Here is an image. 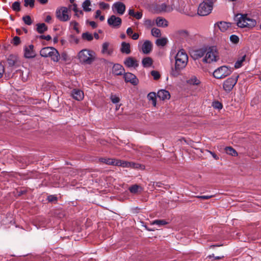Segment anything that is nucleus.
Here are the masks:
<instances>
[{"mask_svg": "<svg viewBox=\"0 0 261 261\" xmlns=\"http://www.w3.org/2000/svg\"><path fill=\"white\" fill-rule=\"evenodd\" d=\"M175 59V66L172 68L171 75L176 77L187 66L188 62V57L186 51L184 49H181L176 54Z\"/></svg>", "mask_w": 261, "mask_h": 261, "instance_id": "obj_1", "label": "nucleus"}, {"mask_svg": "<svg viewBox=\"0 0 261 261\" xmlns=\"http://www.w3.org/2000/svg\"><path fill=\"white\" fill-rule=\"evenodd\" d=\"M235 19L237 25L240 28H253L256 24V20L246 14H238Z\"/></svg>", "mask_w": 261, "mask_h": 261, "instance_id": "obj_2", "label": "nucleus"}, {"mask_svg": "<svg viewBox=\"0 0 261 261\" xmlns=\"http://www.w3.org/2000/svg\"><path fill=\"white\" fill-rule=\"evenodd\" d=\"M78 58L81 63L91 64L95 59V53L91 50L84 49L79 53Z\"/></svg>", "mask_w": 261, "mask_h": 261, "instance_id": "obj_3", "label": "nucleus"}, {"mask_svg": "<svg viewBox=\"0 0 261 261\" xmlns=\"http://www.w3.org/2000/svg\"><path fill=\"white\" fill-rule=\"evenodd\" d=\"M218 59V53L215 46H211L205 48V56L202 59L203 62L211 63L213 62L217 61Z\"/></svg>", "mask_w": 261, "mask_h": 261, "instance_id": "obj_4", "label": "nucleus"}, {"mask_svg": "<svg viewBox=\"0 0 261 261\" xmlns=\"http://www.w3.org/2000/svg\"><path fill=\"white\" fill-rule=\"evenodd\" d=\"M40 54L43 57H50L51 60L56 62H57L60 59V55L58 51L52 47L43 48L40 50Z\"/></svg>", "mask_w": 261, "mask_h": 261, "instance_id": "obj_5", "label": "nucleus"}, {"mask_svg": "<svg viewBox=\"0 0 261 261\" xmlns=\"http://www.w3.org/2000/svg\"><path fill=\"white\" fill-rule=\"evenodd\" d=\"M213 9V3L211 0H205L201 3L198 8V14L200 16L209 14Z\"/></svg>", "mask_w": 261, "mask_h": 261, "instance_id": "obj_6", "label": "nucleus"}, {"mask_svg": "<svg viewBox=\"0 0 261 261\" xmlns=\"http://www.w3.org/2000/svg\"><path fill=\"white\" fill-rule=\"evenodd\" d=\"M232 70L230 67L222 66L216 69L213 72L214 76L218 79L224 78L229 75Z\"/></svg>", "mask_w": 261, "mask_h": 261, "instance_id": "obj_7", "label": "nucleus"}, {"mask_svg": "<svg viewBox=\"0 0 261 261\" xmlns=\"http://www.w3.org/2000/svg\"><path fill=\"white\" fill-rule=\"evenodd\" d=\"M56 16L58 19L63 22L67 21L70 18L69 15V10L66 7H61L57 9Z\"/></svg>", "mask_w": 261, "mask_h": 261, "instance_id": "obj_8", "label": "nucleus"}, {"mask_svg": "<svg viewBox=\"0 0 261 261\" xmlns=\"http://www.w3.org/2000/svg\"><path fill=\"white\" fill-rule=\"evenodd\" d=\"M238 77H229L225 80L223 84L224 90L227 92L231 91L234 85L236 84L238 81Z\"/></svg>", "mask_w": 261, "mask_h": 261, "instance_id": "obj_9", "label": "nucleus"}, {"mask_svg": "<svg viewBox=\"0 0 261 261\" xmlns=\"http://www.w3.org/2000/svg\"><path fill=\"white\" fill-rule=\"evenodd\" d=\"M107 22L111 27L118 29L121 26L122 20L120 17L113 15L108 19Z\"/></svg>", "mask_w": 261, "mask_h": 261, "instance_id": "obj_10", "label": "nucleus"}, {"mask_svg": "<svg viewBox=\"0 0 261 261\" xmlns=\"http://www.w3.org/2000/svg\"><path fill=\"white\" fill-rule=\"evenodd\" d=\"M112 8L114 12H116L120 15H123L125 11V5L120 2L114 3Z\"/></svg>", "mask_w": 261, "mask_h": 261, "instance_id": "obj_11", "label": "nucleus"}, {"mask_svg": "<svg viewBox=\"0 0 261 261\" xmlns=\"http://www.w3.org/2000/svg\"><path fill=\"white\" fill-rule=\"evenodd\" d=\"M34 45L31 44L28 46L24 47V57L27 59L33 58L36 56V53L34 50Z\"/></svg>", "mask_w": 261, "mask_h": 261, "instance_id": "obj_12", "label": "nucleus"}, {"mask_svg": "<svg viewBox=\"0 0 261 261\" xmlns=\"http://www.w3.org/2000/svg\"><path fill=\"white\" fill-rule=\"evenodd\" d=\"M123 77L126 82H129L133 85H137L139 83V80L136 76L132 73L127 72L125 73Z\"/></svg>", "mask_w": 261, "mask_h": 261, "instance_id": "obj_13", "label": "nucleus"}, {"mask_svg": "<svg viewBox=\"0 0 261 261\" xmlns=\"http://www.w3.org/2000/svg\"><path fill=\"white\" fill-rule=\"evenodd\" d=\"M124 64L129 68L133 67L135 68L139 66L137 60L131 57L126 58L124 61Z\"/></svg>", "mask_w": 261, "mask_h": 261, "instance_id": "obj_14", "label": "nucleus"}, {"mask_svg": "<svg viewBox=\"0 0 261 261\" xmlns=\"http://www.w3.org/2000/svg\"><path fill=\"white\" fill-rule=\"evenodd\" d=\"M71 96L75 100L80 101L84 98V94L83 91L74 89L71 91Z\"/></svg>", "mask_w": 261, "mask_h": 261, "instance_id": "obj_15", "label": "nucleus"}, {"mask_svg": "<svg viewBox=\"0 0 261 261\" xmlns=\"http://www.w3.org/2000/svg\"><path fill=\"white\" fill-rule=\"evenodd\" d=\"M152 48V44L151 41L146 40L142 46V51L144 54H148L151 51Z\"/></svg>", "mask_w": 261, "mask_h": 261, "instance_id": "obj_16", "label": "nucleus"}, {"mask_svg": "<svg viewBox=\"0 0 261 261\" xmlns=\"http://www.w3.org/2000/svg\"><path fill=\"white\" fill-rule=\"evenodd\" d=\"M110 43L108 42H105L102 44L101 53L103 54H106L109 56L111 55L113 52V49L109 47Z\"/></svg>", "mask_w": 261, "mask_h": 261, "instance_id": "obj_17", "label": "nucleus"}, {"mask_svg": "<svg viewBox=\"0 0 261 261\" xmlns=\"http://www.w3.org/2000/svg\"><path fill=\"white\" fill-rule=\"evenodd\" d=\"M124 71V68L119 64H114L112 68L113 73L117 75H122Z\"/></svg>", "mask_w": 261, "mask_h": 261, "instance_id": "obj_18", "label": "nucleus"}, {"mask_svg": "<svg viewBox=\"0 0 261 261\" xmlns=\"http://www.w3.org/2000/svg\"><path fill=\"white\" fill-rule=\"evenodd\" d=\"M157 95L158 97L163 100L168 99L170 97L169 92L166 90H160L158 92Z\"/></svg>", "mask_w": 261, "mask_h": 261, "instance_id": "obj_19", "label": "nucleus"}, {"mask_svg": "<svg viewBox=\"0 0 261 261\" xmlns=\"http://www.w3.org/2000/svg\"><path fill=\"white\" fill-rule=\"evenodd\" d=\"M156 25L159 27L165 28L168 25V21L161 17H158L155 21Z\"/></svg>", "mask_w": 261, "mask_h": 261, "instance_id": "obj_20", "label": "nucleus"}, {"mask_svg": "<svg viewBox=\"0 0 261 261\" xmlns=\"http://www.w3.org/2000/svg\"><path fill=\"white\" fill-rule=\"evenodd\" d=\"M231 24L224 21H221L215 24V27L217 26L221 32H225L229 27H230Z\"/></svg>", "mask_w": 261, "mask_h": 261, "instance_id": "obj_21", "label": "nucleus"}, {"mask_svg": "<svg viewBox=\"0 0 261 261\" xmlns=\"http://www.w3.org/2000/svg\"><path fill=\"white\" fill-rule=\"evenodd\" d=\"M120 51L123 54L128 55L130 53V46L129 43L122 42L121 45Z\"/></svg>", "mask_w": 261, "mask_h": 261, "instance_id": "obj_22", "label": "nucleus"}, {"mask_svg": "<svg viewBox=\"0 0 261 261\" xmlns=\"http://www.w3.org/2000/svg\"><path fill=\"white\" fill-rule=\"evenodd\" d=\"M174 7L167 6L165 3L161 4L159 7V10L160 12H169L173 10Z\"/></svg>", "mask_w": 261, "mask_h": 261, "instance_id": "obj_23", "label": "nucleus"}, {"mask_svg": "<svg viewBox=\"0 0 261 261\" xmlns=\"http://www.w3.org/2000/svg\"><path fill=\"white\" fill-rule=\"evenodd\" d=\"M99 161L100 162L105 163L107 165L115 166L116 160L115 159L101 158L99 159Z\"/></svg>", "mask_w": 261, "mask_h": 261, "instance_id": "obj_24", "label": "nucleus"}, {"mask_svg": "<svg viewBox=\"0 0 261 261\" xmlns=\"http://www.w3.org/2000/svg\"><path fill=\"white\" fill-rule=\"evenodd\" d=\"M128 15L136 18L137 19H140L143 16V14L141 12H135L132 9H129L128 11Z\"/></svg>", "mask_w": 261, "mask_h": 261, "instance_id": "obj_25", "label": "nucleus"}, {"mask_svg": "<svg viewBox=\"0 0 261 261\" xmlns=\"http://www.w3.org/2000/svg\"><path fill=\"white\" fill-rule=\"evenodd\" d=\"M142 190V188L141 186L138 185H134L129 188V191L132 194H137L141 192Z\"/></svg>", "mask_w": 261, "mask_h": 261, "instance_id": "obj_26", "label": "nucleus"}, {"mask_svg": "<svg viewBox=\"0 0 261 261\" xmlns=\"http://www.w3.org/2000/svg\"><path fill=\"white\" fill-rule=\"evenodd\" d=\"M142 63L144 67L148 68L152 65V60L150 57H146L143 59Z\"/></svg>", "mask_w": 261, "mask_h": 261, "instance_id": "obj_27", "label": "nucleus"}, {"mask_svg": "<svg viewBox=\"0 0 261 261\" xmlns=\"http://www.w3.org/2000/svg\"><path fill=\"white\" fill-rule=\"evenodd\" d=\"M115 166H120L123 168H129L130 167V162L121 160H116Z\"/></svg>", "mask_w": 261, "mask_h": 261, "instance_id": "obj_28", "label": "nucleus"}, {"mask_svg": "<svg viewBox=\"0 0 261 261\" xmlns=\"http://www.w3.org/2000/svg\"><path fill=\"white\" fill-rule=\"evenodd\" d=\"M188 84L191 85H198L200 83V81L195 76H192L187 81Z\"/></svg>", "mask_w": 261, "mask_h": 261, "instance_id": "obj_29", "label": "nucleus"}, {"mask_svg": "<svg viewBox=\"0 0 261 261\" xmlns=\"http://www.w3.org/2000/svg\"><path fill=\"white\" fill-rule=\"evenodd\" d=\"M91 6V1L90 0H86L82 4V8L83 10L85 12H90L91 11V8L90 7Z\"/></svg>", "mask_w": 261, "mask_h": 261, "instance_id": "obj_30", "label": "nucleus"}, {"mask_svg": "<svg viewBox=\"0 0 261 261\" xmlns=\"http://www.w3.org/2000/svg\"><path fill=\"white\" fill-rule=\"evenodd\" d=\"M47 28L45 23H38L37 24V31L39 33H40V34L43 33L44 32L47 31Z\"/></svg>", "mask_w": 261, "mask_h": 261, "instance_id": "obj_31", "label": "nucleus"}, {"mask_svg": "<svg viewBox=\"0 0 261 261\" xmlns=\"http://www.w3.org/2000/svg\"><path fill=\"white\" fill-rule=\"evenodd\" d=\"M246 55H244L239 58L234 64L236 68H239L242 66L243 62L245 60Z\"/></svg>", "mask_w": 261, "mask_h": 261, "instance_id": "obj_32", "label": "nucleus"}, {"mask_svg": "<svg viewBox=\"0 0 261 261\" xmlns=\"http://www.w3.org/2000/svg\"><path fill=\"white\" fill-rule=\"evenodd\" d=\"M225 151L227 154L231 155L233 156L238 155V153L235 149L231 147H226L225 148Z\"/></svg>", "mask_w": 261, "mask_h": 261, "instance_id": "obj_33", "label": "nucleus"}, {"mask_svg": "<svg viewBox=\"0 0 261 261\" xmlns=\"http://www.w3.org/2000/svg\"><path fill=\"white\" fill-rule=\"evenodd\" d=\"M179 36L182 38L188 40L190 39V35L189 32L186 30H180L178 31Z\"/></svg>", "mask_w": 261, "mask_h": 261, "instance_id": "obj_34", "label": "nucleus"}, {"mask_svg": "<svg viewBox=\"0 0 261 261\" xmlns=\"http://www.w3.org/2000/svg\"><path fill=\"white\" fill-rule=\"evenodd\" d=\"M167 42V39L166 38H161L156 40L155 44L159 46H164L166 44Z\"/></svg>", "mask_w": 261, "mask_h": 261, "instance_id": "obj_35", "label": "nucleus"}, {"mask_svg": "<svg viewBox=\"0 0 261 261\" xmlns=\"http://www.w3.org/2000/svg\"><path fill=\"white\" fill-rule=\"evenodd\" d=\"M82 37L83 39L90 41L93 40V36L89 32H85L82 34Z\"/></svg>", "mask_w": 261, "mask_h": 261, "instance_id": "obj_36", "label": "nucleus"}, {"mask_svg": "<svg viewBox=\"0 0 261 261\" xmlns=\"http://www.w3.org/2000/svg\"><path fill=\"white\" fill-rule=\"evenodd\" d=\"M147 98L149 100H152V103L154 106L156 105V94L154 92H150L148 95Z\"/></svg>", "mask_w": 261, "mask_h": 261, "instance_id": "obj_37", "label": "nucleus"}, {"mask_svg": "<svg viewBox=\"0 0 261 261\" xmlns=\"http://www.w3.org/2000/svg\"><path fill=\"white\" fill-rule=\"evenodd\" d=\"M154 20L151 19H145L144 20V24L146 28L149 29L154 25Z\"/></svg>", "mask_w": 261, "mask_h": 261, "instance_id": "obj_38", "label": "nucleus"}, {"mask_svg": "<svg viewBox=\"0 0 261 261\" xmlns=\"http://www.w3.org/2000/svg\"><path fill=\"white\" fill-rule=\"evenodd\" d=\"M151 35L155 37H160L161 36V33L160 29L153 28L151 31Z\"/></svg>", "mask_w": 261, "mask_h": 261, "instance_id": "obj_39", "label": "nucleus"}, {"mask_svg": "<svg viewBox=\"0 0 261 261\" xmlns=\"http://www.w3.org/2000/svg\"><path fill=\"white\" fill-rule=\"evenodd\" d=\"M205 53V48L199 49L195 51V56H196L197 58H201Z\"/></svg>", "mask_w": 261, "mask_h": 261, "instance_id": "obj_40", "label": "nucleus"}, {"mask_svg": "<svg viewBox=\"0 0 261 261\" xmlns=\"http://www.w3.org/2000/svg\"><path fill=\"white\" fill-rule=\"evenodd\" d=\"M168 223L164 220H156L152 222V225H157L159 226L167 224Z\"/></svg>", "mask_w": 261, "mask_h": 261, "instance_id": "obj_41", "label": "nucleus"}, {"mask_svg": "<svg viewBox=\"0 0 261 261\" xmlns=\"http://www.w3.org/2000/svg\"><path fill=\"white\" fill-rule=\"evenodd\" d=\"M12 9L16 12H18L20 10V5L19 2H15L12 5Z\"/></svg>", "mask_w": 261, "mask_h": 261, "instance_id": "obj_42", "label": "nucleus"}, {"mask_svg": "<svg viewBox=\"0 0 261 261\" xmlns=\"http://www.w3.org/2000/svg\"><path fill=\"white\" fill-rule=\"evenodd\" d=\"M22 20L25 24L30 25L32 24L33 21L31 17L29 15H26L22 17Z\"/></svg>", "mask_w": 261, "mask_h": 261, "instance_id": "obj_43", "label": "nucleus"}, {"mask_svg": "<svg viewBox=\"0 0 261 261\" xmlns=\"http://www.w3.org/2000/svg\"><path fill=\"white\" fill-rule=\"evenodd\" d=\"M212 106L214 109H217L219 110L222 109L223 108L222 104L218 101H214L212 103Z\"/></svg>", "mask_w": 261, "mask_h": 261, "instance_id": "obj_44", "label": "nucleus"}, {"mask_svg": "<svg viewBox=\"0 0 261 261\" xmlns=\"http://www.w3.org/2000/svg\"><path fill=\"white\" fill-rule=\"evenodd\" d=\"M24 2L25 7L30 6V7L33 8L34 6L35 0H24Z\"/></svg>", "mask_w": 261, "mask_h": 261, "instance_id": "obj_45", "label": "nucleus"}, {"mask_svg": "<svg viewBox=\"0 0 261 261\" xmlns=\"http://www.w3.org/2000/svg\"><path fill=\"white\" fill-rule=\"evenodd\" d=\"M70 25L71 27H73V29L77 32H79V30L77 27L79 24L78 23L75 21H71L70 22Z\"/></svg>", "mask_w": 261, "mask_h": 261, "instance_id": "obj_46", "label": "nucleus"}, {"mask_svg": "<svg viewBox=\"0 0 261 261\" xmlns=\"http://www.w3.org/2000/svg\"><path fill=\"white\" fill-rule=\"evenodd\" d=\"M230 40L232 43L236 44L239 42V38L238 36L236 35H232L230 37Z\"/></svg>", "mask_w": 261, "mask_h": 261, "instance_id": "obj_47", "label": "nucleus"}, {"mask_svg": "<svg viewBox=\"0 0 261 261\" xmlns=\"http://www.w3.org/2000/svg\"><path fill=\"white\" fill-rule=\"evenodd\" d=\"M14 45L17 46L20 43V39L18 36H15L11 42Z\"/></svg>", "mask_w": 261, "mask_h": 261, "instance_id": "obj_48", "label": "nucleus"}, {"mask_svg": "<svg viewBox=\"0 0 261 261\" xmlns=\"http://www.w3.org/2000/svg\"><path fill=\"white\" fill-rule=\"evenodd\" d=\"M151 75L153 77L154 80H157L160 77V74L159 72L155 70H153L151 72Z\"/></svg>", "mask_w": 261, "mask_h": 261, "instance_id": "obj_49", "label": "nucleus"}, {"mask_svg": "<svg viewBox=\"0 0 261 261\" xmlns=\"http://www.w3.org/2000/svg\"><path fill=\"white\" fill-rule=\"evenodd\" d=\"M68 9L69 11L71 10H73L74 13L78 10L77 5L75 3L68 6Z\"/></svg>", "mask_w": 261, "mask_h": 261, "instance_id": "obj_50", "label": "nucleus"}, {"mask_svg": "<svg viewBox=\"0 0 261 261\" xmlns=\"http://www.w3.org/2000/svg\"><path fill=\"white\" fill-rule=\"evenodd\" d=\"M111 100L114 103H117L119 102V98L115 95H112L111 96Z\"/></svg>", "mask_w": 261, "mask_h": 261, "instance_id": "obj_51", "label": "nucleus"}, {"mask_svg": "<svg viewBox=\"0 0 261 261\" xmlns=\"http://www.w3.org/2000/svg\"><path fill=\"white\" fill-rule=\"evenodd\" d=\"M141 165L134 162H130V167L129 168L137 169L141 167Z\"/></svg>", "mask_w": 261, "mask_h": 261, "instance_id": "obj_52", "label": "nucleus"}, {"mask_svg": "<svg viewBox=\"0 0 261 261\" xmlns=\"http://www.w3.org/2000/svg\"><path fill=\"white\" fill-rule=\"evenodd\" d=\"M141 165L134 162H130V167L129 168L137 169L141 167Z\"/></svg>", "mask_w": 261, "mask_h": 261, "instance_id": "obj_53", "label": "nucleus"}, {"mask_svg": "<svg viewBox=\"0 0 261 261\" xmlns=\"http://www.w3.org/2000/svg\"><path fill=\"white\" fill-rule=\"evenodd\" d=\"M74 15L78 18H80L84 15V12L82 10L78 9L75 13Z\"/></svg>", "mask_w": 261, "mask_h": 261, "instance_id": "obj_54", "label": "nucleus"}, {"mask_svg": "<svg viewBox=\"0 0 261 261\" xmlns=\"http://www.w3.org/2000/svg\"><path fill=\"white\" fill-rule=\"evenodd\" d=\"M99 6L101 9H107L109 8V5L108 4L105 3L104 2H100L99 3Z\"/></svg>", "mask_w": 261, "mask_h": 261, "instance_id": "obj_55", "label": "nucleus"}, {"mask_svg": "<svg viewBox=\"0 0 261 261\" xmlns=\"http://www.w3.org/2000/svg\"><path fill=\"white\" fill-rule=\"evenodd\" d=\"M4 72V66L2 63H0V78H1L3 76Z\"/></svg>", "mask_w": 261, "mask_h": 261, "instance_id": "obj_56", "label": "nucleus"}, {"mask_svg": "<svg viewBox=\"0 0 261 261\" xmlns=\"http://www.w3.org/2000/svg\"><path fill=\"white\" fill-rule=\"evenodd\" d=\"M213 195H203V196H197V198L203 199H208L211 197H213Z\"/></svg>", "mask_w": 261, "mask_h": 261, "instance_id": "obj_57", "label": "nucleus"}, {"mask_svg": "<svg viewBox=\"0 0 261 261\" xmlns=\"http://www.w3.org/2000/svg\"><path fill=\"white\" fill-rule=\"evenodd\" d=\"M206 151L208 152H209L212 155V156L213 157V158L216 160H219V157L218 155H217L214 152L211 151H210L208 150H206Z\"/></svg>", "mask_w": 261, "mask_h": 261, "instance_id": "obj_58", "label": "nucleus"}, {"mask_svg": "<svg viewBox=\"0 0 261 261\" xmlns=\"http://www.w3.org/2000/svg\"><path fill=\"white\" fill-rule=\"evenodd\" d=\"M40 38L45 39L47 41H49L51 39V37L50 35H41L40 36Z\"/></svg>", "mask_w": 261, "mask_h": 261, "instance_id": "obj_59", "label": "nucleus"}, {"mask_svg": "<svg viewBox=\"0 0 261 261\" xmlns=\"http://www.w3.org/2000/svg\"><path fill=\"white\" fill-rule=\"evenodd\" d=\"M127 35L129 36H131L133 34V31L131 28H128L126 30Z\"/></svg>", "mask_w": 261, "mask_h": 261, "instance_id": "obj_60", "label": "nucleus"}, {"mask_svg": "<svg viewBox=\"0 0 261 261\" xmlns=\"http://www.w3.org/2000/svg\"><path fill=\"white\" fill-rule=\"evenodd\" d=\"M133 40H137L139 38V35L138 33H134L131 36Z\"/></svg>", "mask_w": 261, "mask_h": 261, "instance_id": "obj_61", "label": "nucleus"}, {"mask_svg": "<svg viewBox=\"0 0 261 261\" xmlns=\"http://www.w3.org/2000/svg\"><path fill=\"white\" fill-rule=\"evenodd\" d=\"M89 23L92 28H96L97 27V24L93 21H89Z\"/></svg>", "mask_w": 261, "mask_h": 261, "instance_id": "obj_62", "label": "nucleus"}, {"mask_svg": "<svg viewBox=\"0 0 261 261\" xmlns=\"http://www.w3.org/2000/svg\"><path fill=\"white\" fill-rule=\"evenodd\" d=\"M101 15V11L99 10H97L96 11V13H95V18H99V17Z\"/></svg>", "mask_w": 261, "mask_h": 261, "instance_id": "obj_63", "label": "nucleus"}, {"mask_svg": "<svg viewBox=\"0 0 261 261\" xmlns=\"http://www.w3.org/2000/svg\"><path fill=\"white\" fill-rule=\"evenodd\" d=\"M48 199L49 201H53L54 200H56L57 199V198L54 196L50 195L48 196Z\"/></svg>", "mask_w": 261, "mask_h": 261, "instance_id": "obj_64", "label": "nucleus"}]
</instances>
